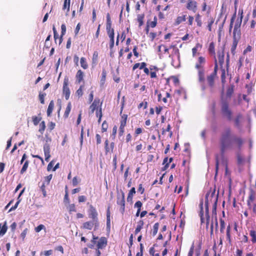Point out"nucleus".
I'll list each match as a JSON object with an SVG mask.
<instances>
[{
	"label": "nucleus",
	"mask_w": 256,
	"mask_h": 256,
	"mask_svg": "<svg viewBox=\"0 0 256 256\" xmlns=\"http://www.w3.org/2000/svg\"><path fill=\"white\" fill-rule=\"evenodd\" d=\"M218 62L220 66L224 62V48H222L220 50H219L218 52Z\"/></svg>",
	"instance_id": "obj_12"
},
{
	"label": "nucleus",
	"mask_w": 256,
	"mask_h": 256,
	"mask_svg": "<svg viewBox=\"0 0 256 256\" xmlns=\"http://www.w3.org/2000/svg\"><path fill=\"white\" fill-rule=\"evenodd\" d=\"M233 34L234 40H236V38H239L240 36V30H238V31H236L235 32L234 29Z\"/></svg>",
	"instance_id": "obj_50"
},
{
	"label": "nucleus",
	"mask_w": 256,
	"mask_h": 256,
	"mask_svg": "<svg viewBox=\"0 0 256 256\" xmlns=\"http://www.w3.org/2000/svg\"><path fill=\"white\" fill-rule=\"evenodd\" d=\"M196 4H197L196 2L192 0H188L186 6V8L189 10H192L194 12H196Z\"/></svg>",
	"instance_id": "obj_8"
},
{
	"label": "nucleus",
	"mask_w": 256,
	"mask_h": 256,
	"mask_svg": "<svg viewBox=\"0 0 256 256\" xmlns=\"http://www.w3.org/2000/svg\"><path fill=\"white\" fill-rule=\"evenodd\" d=\"M82 87L83 86H81L80 88L77 90L76 91V94H78V96H82L83 94V92H82Z\"/></svg>",
	"instance_id": "obj_53"
},
{
	"label": "nucleus",
	"mask_w": 256,
	"mask_h": 256,
	"mask_svg": "<svg viewBox=\"0 0 256 256\" xmlns=\"http://www.w3.org/2000/svg\"><path fill=\"white\" fill-rule=\"evenodd\" d=\"M54 108V102L53 100H52L49 104L48 110H47V115L48 116H50L52 112L53 109Z\"/></svg>",
	"instance_id": "obj_18"
},
{
	"label": "nucleus",
	"mask_w": 256,
	"mask_h": 256,
	"mask_svg": "<svg viewBox=\"0 0 256 256\" xmlns=\"http://www.w3.org/2000/svg\"><path fill=\"white\" fill-rule=\"evenodd\" d=\"M107 244V240L106 238L102 237L100 238L97 247L98 249H102L104 248Z\"/></svg>",
	"instance_id": "obj_11"
},
{
	"label": "nucleus",
	"mask_w": 256,
	"mask_h": 256,
	"mask_svg": "<svg viewBox=\"0 0 256 256\" xmlns=\"http://www.w3.org/2000/svg\"><path fill=\"white\" fill-rule=\"evenodd\" d=\"M202 45L198 43L196 44V46L192 49V56H194L198 51L202 48Z\"/></svg>",
	"instance_id": "obj_20"
},
{
	"label": "nucleus",
	"mask_w": 256,
	"mask_h": 256,
	"mask_svg": "<svg viewBox=\"0 0 256 256\" xmlns=\"http://www.w3.org/2000/svg\"><path fill=\"white\" fill-rule=\"evenodd\" d=\"M52 174H50L49 176L44 177V181L43 182L44 184H46V186H48L49 184H50V180L52 178Z\"/></svg>",
	"instance_id": "obj_33"
},
{
	"label": "nucleus",
	"mask_w": 256,
	"mask_h": 256,
	"mask_svg": "<svg viewBox=\"0 0 256 256\" xmlns=\"http://www.w3.org/2000/svg\"><path fill=\"white\" fill-rule=\"evenodd\" d=\"M218 67V64L216 62V60H215V66L214 71L207 77V82L208 84L210 86H212L214 84V80L216 76V69Z\"/></svg>",
	"instance_id": "obj_4"
},
{
	"label": "nucleus",
	"mask_w": 256,
	"mask_h": 256,
	"mask_svg": "<svg viewBox=\"0 0 256 256\" xmlns=\"http://www.w3.org/2000/svg\"><path fill=\"white\" fill-rule=\"evenodd\" d=\"M144 225V222L142 220H140L138 222V225H137V226L136 228V230H135V234H137L138 233L141 229L142 228V226Z\"/></svg>",
	"instance_id": "obj_24"
},
{
	"label": "nucleus",
	"mask_w": 256,
	"mask_h": 256,
	"mask_svg": "<svg viewBox=\"0 0 256 256\" xmlns=\"http://www.w3.org/2000/svg\"><path fill=\"white\" fill-rule=\"evenodd\" d=\"M230 226H228L226 228V236L228 239L230 240Z\"/></svg>",
	"instance_id": "obj_59"
},
{
	"label": "nucleus",
	"mask_w": 256,
	"mask_h": 256,
	"mask_svg": "<svg viewBox=\"0 0 256 256\" xmlns=\"http://www.w3.org/2000/svg\"><path fill=\"white\" fill-rule=\"evenodd\" d=\"M70 0H64L63 6V10L67 9V12L70 10Z\"/></svg>",
	"instance_id": "obj_29"
},
{
	"label": "nucleus",
	"mask_w": 256,
	"mask_h": 256,
	"mask_svg": "<svg viewBox=\"0 0 256 256\" xmlns=\"http://www.w3.org/2000/svg\"><path fill=\"white\" fill-rule=\"evenodd\" d=\"M158 227H159L158 223H156L154 224V226H153V231H152L153 236H155L157 234L158 229Z\"/></svg>",
	"instance_id": "obj_38"
},
{
	"label": "nucleus",
	"mask_w": 256,
	"mask_h": 256,
	"mask_svg": "<svg viewBox=\"0 0 256 256\" xmlns=\"http://www.w3.org/2000/svg\"><path fill=\"white\" fill-rule=\"evenodd\" d=\"M206 226L208 228L209 224L210 216L208 215V202L206 201Z\"/></svg>",
	"instance_id": "obj_16"
},
{
	"label": "nucleus",
	"mask_w": 256,
	"mask_h": 256,
	"mask_svg": "<svg viewBox=\"0 0 256 256\" xmlns=\"http://www.w3.org/2000/svg\"><path fill=\"white\" fill-rule=\"evenodd\" d=\"M86 200V197L84 196H80L78 197V202H84Z\"/></svg>",
	"instance_id": "obj_61"
},
{
	"label": "nucleus",
	"mask_w": 256,
	"mask_h": 256,
	"mask_svg": "<svg viewBox=\"0 0 256 256\" xmlns=\"http://www.w3.org/2000/svg\"><path fill=\"white\" fill-rule=\"evenodd\" d=\"M96 114L97 117L99 118L98 120V122L100 123V122L101 118H102V109H101V108H100L99 111H97L96 112Z\"/></svg>",
	"instance_id": "obj_48"
},
{
	"label": "nucleus",
	"mask_w": 256,
	"mask_h": 256,
	"mask_svg": "<svg viewBox=\"0 0 256 256\" xmlns=\"http://www.w3.org/2000/svg\"><path fill=\"white\" fill-rule=\"evenodd\" d=\"M242 16H241L240 18V21L236 22V23L234 27L235 32L236 31H238V30H240V24H241V22L242 20Z\"/></svg>",
	"instance_id": "obj_36"
},
{
	"label": "nucleus",
	"mask_w": 256,
	"mask_h": 256,
	"mask_svg": "<svg viewBox=\"0 0 256 256\" xmlns=\"http://www.w3.org/2000/svg\"><path fill=\"white\" fill-rule=\"evenodd\" d=\"M20 200H18V201L16 202V204H15V205L13 206H12L10 210V211H12V210H14L15 209H16L18 206V204H19L20 202Z\"/></svg>",
	"instance_id": "obj_62"
},
{
	"label": "nucleus",
	"mask_w": 256,
	"mask_h": 256,
	"mask_svg": "<svg viewBox=\"0 0 256 256\" xmlns=\"http://www.w3.org/2000/svg\"><path fill=\"white\" fill-rule=\"evenodd\" d=\"M88 216L92 220H94L95 224H96L97 222H98V212L96 208L92 205H90V206Z\"/></svg>",
	"instance_id": "obj_5"
},
{
	"label": "nucleus",
	"mask_w": 256,
	"mask_h": 256,
	"mask_svg": "<svg viewBox=\"0 0 256 256\" xmlns=\"http://www.w3.org/2000/svg\"><path fill=\"white\" fill-rule=\"evenodd\" d=\"M45 128H46L45 122H44V121H42L40 124L39 132L41 134H42L43 132H44V130H45Z\"/></svg>",
	"instance_id": "obj_37"
},
{
	"label": "nucleus",
	"mask_w": 256,
	"mask_h": 256,
	"mask_svg": "<svg viewBox=\"0 0 256 256\" xmlns=\"http://www.w3.org/2000/svg\"><path fill=\"white\" fill-rule=\"evenodd\" d=\"M146 66V64L145 62H142V63H136L133 66L132 69H133V70H135L136 69L138 68H139L140 70H142Z\"/></svg>",
	"instance_id": "obj_21"
},
{
	"label": "nucleus",
	"mask_w": 256,
	"mask_h": 256,
	"mask_svg": "<svg viewBox=\"0 0 256 256\" xmlns=\"http://www.w3.org/2000/svg\"><path fill=\"white\" fill-rule=\"evenodd\" d=\"M110 38V39H114V30L113 28L106 30Z\"/></svg>",
	"instance_id": "obj_34"
},
{
	"label": "nucleus",
	"mask_w": 256,
	"mask_h": 256,
	"mask_svg": "<svg viewBox=\"0 0 256 256\" xmlns=\"http://www.w3.org/2000/svg\"><path fill=\"white\" fill-rule=\"evenodd\" d=\"M61 29H62V34H61V36L59 39V44H61V42H62V37L65 34L66 32V26H65L64 24H62V25Z\"/></svg>",
	"instance_id": "obj_23"
},
{
	"label": "nucleus",
	"mask_w": 256,
	"mask_h": 256,
	"mask_svg": "<svg viewBox=\"0 0 256 256\" xmlns=\"http://www.w3.org/2000/svg\"><path fill=\"white\" fill-rule=\"evenodd\" d=\"M80 63L81 66L83 68L86 69L88 68V66L87 62H86V59L82 57L80 58Z\"/></svg>",
	"instance_id": "obj_27"
},
{
	"label": "nucleus",
	"mask_w": 256,
	"mask_h": 256,
	"mask_svg": "<svg viewBox=\"0 0 256 256\" xmlns=\"http://www.w3.org/2000/svg\"><path fill=\"white\" fill-rule=\"evenodd\" d=\"M144 14H138L137 16V20L139 23V26H141L144 24Z\"/></svg>",
	"instance_id": "obj_25"
},
{
	"label": "nucleus",
	"mask_w": 256,
	"mask_h": 256,
	"mask_svg": "<svg viewBox=\"0 0 256 256\" xmlns=\"http://www.w3.org/2000/svg\"><path fill=\"white\" fill-rule=\"evenodd\" d=\"M27 232H28V228H25L23 232H22L21 234H20V237L22 238V240H24L25 237H26V236L27 234Z\"/></svg>",
	"instance_id": "obj_55"
},
{
	"label": "nucleus",
	"mask_w": 256,
	"mask_h": 256,
	"mask_svg": "<svg viewBox=\"0 0 256 256\" xmlns=\"http://www.w3.org/2000/svg\"><path fill=\"white\" fill-rule=\"evenodd\" d=\"M44 228H45V226H44V225H43V224H40L39 226H38L37 227H36L35 228V230H36V232H38L41 230H44Z\"/></svg>",
	"instance_id": "obj_46"
},
{
	"label": "nucleus",
	"mask_w": 256,
	"mask_h": 256,
	"mask_svg": "<svg viewBox=\"0 0 256 256\" xmlns=\"http://www.w3.org/2000/svg\"><path fill=\"white\" fill-rule=\"evenodd\" d=\"M68 84V78H65L63 84V93L66 100H68L70 96V90Z\"/></svg>",
	"instance_id": "obj_6"
},
{
	"label": "nucleus",
	"mask_w": 256,
	"mask_h": 256,
	"mask_svg": "<svg viewBox=\"0 0 256 256\" xmlns=\"http://www.w3.org/2000/svg\"><path fill=\"white\" fill-rule=\"evenodd\" d=\"M208 50L211 54L215 55L214 46L213 42L210 44Z\"/></svg>",
	"instance_id": "obj_35"
},
{
	"label": "nucleus",
	"mask_w": 256,
	"mask_h": 256,
	"mask_svg": "<svg viewBox=\"0 0 256 256\" xmlns=\"http://www.w3.org/2000/svg\"><path fill=\"white\" fill-rule=\"evenodd\" d=\"M250 236L252 237V240L253 242H256V233L254 230H250Z\"/></svg>",
	"instance_id": "obj_40"
},
{
	"label": "nucleus",
	"mask_w": 256,
	"mask_h": 256,
	"mask_svg": "<svg viewBox=\"0 0 256 256\" xmlns=\"http://www.w3.org/2000/svg\"><path fill=\"white\" fill-rule=\"evenodd\" d=\"M45 96H46L45 94L40 93L39 94V99H40V100L41 104H44V98Z\"/></svg>",
	"instance_id": "obj_47"
},
{
	"label": "nucleus",
	"mask_w": 256,
	"mask_h": 256,
	"mask_svg": "<svg viewBox=\"0 0 256 256\" xmlns=\"http://www.w3.org/2000/svg\"><path fill=\"white\" fill-rule=\"evenodd\" d=\"M186 15H183L182 16H179L176 18V24H179L182 22H184L186 20Z\"/></svg>",
	"instance_id": "obj_26"
},
{
	"label": "nucleus",
	"mask_w": 256,
	"mask_h": 256,
	"mask_svg": "<svg viewBox=\"0 0 256 256\" xmlns=\"http://www.w3.org/2000/svg\"><path fill=\"white\" fill-rule=\"evenodd\" d=\"M196 21L197 23V26H201L202 25V22L201 20V16L200 14H197L196 16Z\"/></svg>",
	"instance_id": "obj_31"
},
{
	"label": "nucleus",
	"mask_w": 256,
	"mask_h": 256,
	"mask_svg": "<svg viewBox=\"0 0 256 256\" xmlns=\"http://www.w3.org/2000/svg\"><path fill=\"white\" fill-rule=\"evenodd\" d=\"M67 208L70 212L76 211V209L74 204H69Z\"/></svg>",
	"instance_id": "obj_45"
},
{
	"label": "nucleus",
	"mask_w": 256,
	"mask_h": 256,
	"mask_svg": "<svg viewBox=\"0 0 256 256\" xmlns=\"http://www.w3.org/2000/svg\"><path fill=\"white\" fill-rule=\"evenodd\" d=\"M44 151L45 156V160L46 162H48L50 156V145L47 142L46 143L44 146Z\"/></svg>",
	"instance_id": "obj_9"
},
{
	"label": "nucleus",
	"mask_w": 256,
	"mask_h": 256,
	"mask_svg": "<svg viewBox=\"0 0 256 256\" xmlns=\"http://www.w3.org/2000/svg\"><path fill=\"white\" fill-rule=\"evenodd\" d=\"M100 104V100L98 98H96L94 102L92 103V104L90 106V110H91L92 113H93L94 111L96 110Z\"/></svg>",
	"instance_id": "obj_13"
},
{
	"label": "nucleus",
	"mask_w": 256,
	"mask_h": 256,
	"mask_svg": "<svg viewBox=\"0 0 256 256\" xmlns=\"http://www.w3.org/2000/svg\"><path fill=\"white\" fill-rule=\"evenodd\" d=\"M64 202L66 203H70V199L68 196V192L66 190V194L64 197Z\"/></svg>",
	"instance_id": "obj_52"
},
{
	"label": "nucleus",
	"mask_w": 256,
	"mask_h": 256,
	"mask_svg": "<svg viewBox=\"0 0 256 256\" xmlns=\"http://www.w3.org/2000/svg\"><path fill=\"white\" fill-rule=\"evenodd\" d=\"M110 213L109 208L106 212V230L108 232L110 231Z\"/></svg>",
	"instance_id": "obj_14"
},
{
	"label": "nucleus",
	"mask_w": 256,
	"mask_h": 256,
	"mask_svg": "<svg viewBox=\"0 0 256 256\" xmlns=\"http://www.w3.org/2000/svg\"><path fill=\"white\" fill-rule=\"evenodd\" d=\"M71 108H72L71 103L69 102L68 104V105H67V106L66 108V110H65V112H64V116L65 118H67L68 116V115H69L70 112V110H71Z\"/></svg>",
	"instance_id": "obj_22"
},
{
	"label": "nucleus",
	"mask_w": 256,
	"mask_h": 256,
	"mask_svg": "<svg viewBox=\"0 0 256 256\" xmlns=\"http://www.w3.org/2000/svg\"><path fill=\"white\" fill-rule=\"evenodd\" d=\"M244 158L240 155H238V164H242L244 163Z\"/></svg>",
	"instance_id": "obj_49"
},
{
	"label": "nucleus",
	"mask_w": 256,
	"mask_h": 256,
	"mask_svg": "<svg viewBox=\"0 0 256 256\" xmlns=\"http://www.w3.org/2000/svg\"><path fill=\"white\" fill-rule=\"evenodd\" d=\"M212 214L215 215L216 226V228H217L218 226V222L216 214V202H215L214 206L212 210Z\"/></svg>",
	"instance_id": "obj_39"
},
{
	"label": "nucleus",
	"mask_w": 256,
	"mask_h": 256,
	"mask_svg": "<svg viewBox=\"0 0 256 256\" xmlns=\"http://www.w3.org/2000/svg\"><path fill=\"white\" fill-rule=\"evenodd\" d=\"M54 164V160L51 161V162L48 164V165L47 170H48V171L50 170H52V168L53 167Z\"/></svg>",
	"instance_id": "obj_58"
},
{
	"label": "nucleus",
	"mask_w": 256,
	"mask_h": 256,
	"mask_svg": "<svg viewBox=\"0 0 256 256\" xmlns=\"http://www.w3.org/2000/svg\"><path fill=\"white\" fill-rule=\"evenodd\" d=\"M112 22L110 20V14H108L106 16V29L109 30L111 28Z\"/></svg>",
	"instance_id": "obj_28"
},
{
	"label": "nucleus",
	"mask_w": 256,
	"mask_h": 256,
	"mask_svg": "<svg viewBox=\"0 0 256 256\" xmlns=\"http://www.w3.org/2000/svg\"><path fill=\"white\" fill-rule=\"evenodd\" d=\"M220 142V154L216 156V172L219 163L224 160L225 152L228 150L239 148L242 144V140L232 135L229 128L225 129L222 132Z\"/></svg>",
	"instance_id": "obj_1"
},
{
	"label": "nucleus",
	"mask_w": 256,
	"mask_h": 256,
	"mask_svg": "<svg viewBox=\"0 0 256 256\" xmlns=\"http://www.w3.org/2000/svg\"><path fill=\"white\" fill-rule=\"evenodd\" d=\"M214 19L213 18H210L208 20V28L209 31L212 30V26L214 22Z\"/></svg>",
	"instance_id": "obj_30"
},
{
	"label": "nucleus",
	"mask_w": 256,
	"mask_h": 256,
	"mask_svg": "<svg viewBox=\"0 0 256 256\" xmlns=\"http://www.w3.org/2000/svg\"><path fill=\"white\" fill-rule=\"evenodd\" d=\"M241 115L239 114L237 116V117L234 120L236 125L237 126H238L239 124L240 119L241 118Z\"/></svg>",
	"instance_id": "obj_64"
},
{
	"label": "nucleus",
	"mask_w": 256,
	"mask_h": 256,
	"mask_svg": "<svg viewBox=\"0 0 256 256\" xmlns=\"http://www.w3.org/2000/svg\"><path fill=\"white\" fill-rule=\"evenodd\" d=\"M233 91L234 90L232 87L228 88L226 92L227 96H230L233 92Z\"/></svg>",
	"instance_id": "obj_54"
},
{
	"label": "nucleus",
	"mask_w": 256,
	"mask_h": 256,
	"mask_svg": "<svg viewBox=\"0 0 256 256\" xmlns=\"http://www.w3.org/2000/svg\"><path fill=\"white\" fill-rule=\"evenodd\" d=\"M121 194H118L117 197V204L120 206H125L124 194L123 192H120Z\"/></svg>",
	"instance_id": "obj_10"
},
{
	"label": "nucleus",
	"mask_w": 256,
	"mask_h": 256,
	"mask_svg": "<svg viewBox=\"0 0 256 256\" xmlns=\"http://www.w3.org/2000/svg\"><path fill=\"white\" fill-rule=\"evenodd\" d=\"M138 192H139L141 194H142L144 192V189L142 187V184H139L138 188Z\"/></svg>",
	"instance_id": "obj_63"
},
{
	"label": "nucleus",
	"mask_w": 256,
	"mask_h": 256,
	"mask_svg": "<svg viewBox=\"0 0 256 256\" xmlns=\"http://www.w3.org/2000/svg\"><path fill=\"white\" fill-rule=\"evenodd\" d=\"M46 186H47L43 182L42 185L40 186V190L42 192V194H43V196L44 197H46V192L45 190V188Z\"/></svg>",
	"instance_id": "obj_44"
},
{
	"label": "nucleus",
	"mask_w": 256,
	"mask_h": 256,
	"mask_svg": "<svg viewBox=\"0 0 256 256\" xmlns=\"http://www.w3.org/2000/svg\"><path fill=\"white\" fill-rule=\"evenodd\" d=\"M220 231L221 232H224L225 228V222L224 220L220 219Z\"/></svg>",
	"instance_id": "obj_42"
},
{
	"label": "nucleus",
	"mask_w": 256,
	"mask_h": 256,
	"mask_svg": "<svg viewBox=\"0 0 256 256\" xmlns=\"http://www.w3.org/2000/svg\"><path fill=\"white\" fill-rule=\"evenodd\" d=\"M222 111L223 115L226 117L228 120L232 118V112L228 108V104L226 102H223L222 106Z\"/></svg>",
	"instance_id": "obj_3"
},
{
	"label": "nucleus",
	"mask_w": 256,
	"mask_h": 256,
	"mask_svg": "<svg viewBox=\"0 0 256 256\" xmlns=\"http://www.w3.org/2000/svg\"><path fill=\"white\" fill-rule=\"evenodd\" d=\"M168 158H166L164 160L162 164H165V166H164L163 168V170H166L168 168V167L169 163L168 162Z\"/></svg>",
	"instance_id": "obj_43"
},
{
	"label": "nucleus",
	"mask_w": 256,
	"mask_h": 256,
	"mask_svg": "<svg viewBox=\"0 0 256 256\" xmlns=\"http://www.w3.org/2000/svg\"><path fill=\"white\" fill-rule=\"evenodd\" d=\"M102 75V76L100 80V84L103 85L106 81V72L104 71H103Z\"/></svg>",
	"instance_id": "obj_41"
},
{
	"label": "nucleus",
	"mask_w": 256,
	"mask_h": 256,
	"mask_svg": "<svg viewBox=\"0 0 256 256\" xmlns=\"http://www.w3.org/2000/svg\"><path fill=\"white\" fill-rule=\"evenodd\" d=\"M99 226L98 222H97V224H95L94 220H92V221L87 222L83 224V227L84 228L88 230H92L94 226V230H96Z\"/></svg>",
	"instance_id": "obj_7"
},
{
	"label": "nucleus",
	"mask_w": 256,
	"mask_h": 256,
	"mask_svg": "<svg viewBox=\"0 0 256 256\" xmlns=\"http://www.w3.org/2000/svg\"><path fill=\"white\" fill-rule=\"evenodd\" d=\"M142 206V203L140 201H138L134 204V207L137 208L138 209H140V210Z\"/></svg>",
	"instance_id": "obj_56"
},
{
	"label": "nucleus",
	"mask_w": 256,
	"mask_h": 256,
	"mask_svg": "<svg viewBox=\"0 0 256 256\" xmlns=\"http://www.w3.org/2000/svg\"><path fill=\"white\" fill-rule=\"evenodd\" d=\"M156 20H157L156 18V17H154V20L152 22H151L150 24V26H151L152 28H154L156 25Z\"/></svg>",
	"instance_id": "obj_57"
},
{
	"label": "nucleus",
	"mask_w": 256,
	"mask_h": 256,
	"mask_svg": "<svg viewBox=\"0 0 256 256\" xmlns=\"http://www.w3.org/2000/svg\"><path fill=\"white\" fill-rule=\"evenodd\" d=\"M206 62L204 57L200 56L196 64L195 68L198 71V81L200 83H204V66Z\"/></svg>",
	"instance_id": "obj_2"
},
{
	"label": "nucleus",
	"mask_w": 256,
	"mask_h": 256,
	"mask_svg": "<svg viewBox=\"0 0 256 256\" xmlns=\"http://www.w3.org/2000/svg\"><path fill=\"white\" fill-rule=\"evenodd\" d=\"M126 117H125L123 120H122L120 122V127L124 128L126 124Z\"/></svg>",
	"instance_id": "obj_60"
},
{
	"label": "nucleus",
	"mask_w": 256,
	"mask_h": 256,
	"mask_svg": "<svg viewBox=\"0 0 256 256\" xmlns=\"http://www.w3.org/2000/svg\"><path fill=\"white\" fill-rule=\"evenodd\" d=\"M84 72L81 70H78L76 74V81L80 83L83 80Z\"/></svg>",
	"instance_id": "obj_17"
},
{
	"label": "nucleus",
	"mask_w": 256,
	"mask_h": 256,
	"mask_svg": "<svg viewBox=\"0 0 256 256\" xmlns=\"http://www.w3.org/2000/svg\"><path fill=\"white\" fill-rule=\"evenodd\" d=\"M202 205H203V200H202L200 201V220H201V222L202 223H203V222H204V216Z\"/></svg>",
	"instance_id": "obj_19"
},
{
	"label": "nucleus",
	"mask_w": 256,
	"mask_h": 256,
	"mask_svg": "<svg viewBox=\"0 0 256 256\" xmlns=\"http://www.w3.org/2000/svg\"><path fill=\"white\" fill-rule=\"evenodd\" d=\"M7 229L6 222H4L2 226V224H0V236H3L6 233Z\"/></svg>",
	"instance_id": "obj_15"
},
{
	"label": "nucleus",
	"mask_w": 256,
	"mask_h": 256,
	"mask_svg": "<svg viewBox=\"0 0 256 256\" xmlns=\"http://www.w3.org/2000/svg\"><path fill=\"white\" fill-rule=\"evenodd\" d=\"M28 164H29V162L28 160H26L24 162V164L22 168L20 170L21 174H24L26 170L28 168Z\"/></svg>",
	"instance_id": "obj_32"
},
{
	"label": "nucleus",
	"mask_w": 256,
	"mask_h": 256,
	"mask_svg": "<svg viewBox=\"0 0 256 256\" xmlns=\"http://www.w3.org/2000/svg\"><path fill=\"white\" fill-rule=\"evenodd\" d=\"M98 57V54L96 52H94L92 56V61L93 62L96 63L97 61Z\"/></svg>",
	"instance_id": "obj_51"
}]
</instances>
